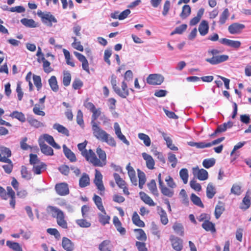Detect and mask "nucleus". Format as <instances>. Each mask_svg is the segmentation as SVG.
I'll return each mask as SVG.
<instances>
[{
	"label": "nucleus",
	"mask_w": 251,
	"mask_h": 251,
	"mask_svg": "<svg viewBox=\"0 0 251 251\" xmlns=\"http://www.w3.org/2000/svg\"><path fill=\"white\" fill-rule=\"evenodd\" d=\"M87 141L85 140L83 142L77 145L78 150L81 151V155L85 159L95 167H102L106 164V154L104 151L100 148H98L96 152L99 156L97 157L95 153L91 150H87L85 148Z\"/></svg>",
	"instance_id": "nucleus-1"
},
{
	"label": "nucleus",
	"mask_w": 251,
	"mask_h": 251,
	"mask_svg": "<svg viewBox=\"0 0 251 251\" xmlns=\"http://www.w3.org/2000/svg\"><path fill=\"white\" fill-rule=\"evenodd\" d=\"M92 126L94 135L98 139L106 143L111 147H115L116 146V142L114 138L100 128L98 125L95 124Z\"/></svg>",
	"instance_id": "nucleus-2"
},
{
	"label": "nucleus",
	"mask_w": 251,
	"mask_h": 251,
	"mask_svg": "<svg viewBox=\"0 0 251 251\" xmlns=\"http://www.w3.org/2000/svg\"><path fill=\"white\" fill-rule=\"evenodd\" d=\"M110 82L114 91L119 97L126 98L129 95V89L125 80L122 82L121 87H119L117 85V76L112 75L111 76Z\"/></svg>",
	"instance_id": "nucleus-3"
},
{
	"label": "nucleus",
	"mask_w": 251,
	"mask_h": 251,
	"mask_svg": "<svg viewBox=\"0 0 251 251\" xmlns=\"http://www.w3.org/2000/svg\"><path fill=\"white\" fill-rule=\"evenodd\" d=\"M47 211L51 214L52 217L56 219L57 223L59 226L64 229L68 228V224L62 211L55 206L49 205L47 207Z\"/></svg>",
	"instance_id": "nucleus-4"
},
{
	"label": "nucleus",
	"mask_w": 251,
	"mask_h": 251,
	"mask_svg": "<svg viewBox=\"0 0 251 251\" xmlns=\"http://www.w3.org/2000/svg\"><path fill=\"white\" fill-rule=\"evenodd\" d=\"M0 197L4 200L10 198L9 204L13 209H15L16 205L15 192L10 186L6 187V191L0 186Z\"/></svg>",
	"instance_id": "nucleus-5"
},
{
	"label": "nucleus",
	"mask_w": 251,
	"mask_h": 251,
	"mask_svg": "<svg viewBox=\"0 0 251 251\" xmlns=\"http://www.w3.org/2000/svg\"><path fill=\"white\" fill-rule=\"evenodd\" d=\"M208 53L213 55L211 58H206L205 61L211 65H216L228 60L229 57L227 55L222 54L216 55L220 53V51L217 49H212L208 50Z\"/></svg>",
	"instance_id": "nucleus-6"
},
{
	"label": "nucleus",
	"mask_w": 251,
	"mask_h": 251,
	"mask_svg": "<svg viewBox=\"0 0 251 251\" xmlns=\"http://www.w3.org/2000/svg\"><path fill=\"white\" fill-rule=\"evenodd\" d=\"M37 15L41 18L42 23L47 26H52V23H56L57 22L56 19L50 12H44L38 10Z\"/></svg>",
	"instance_id": "nucleus-7"
},
{
	"label": "nucleus",
	"mask_w": 251,
	"mask_h": 251,
	"mask_svg": "<svg viewBox=\"0 0 251 251\" xmlns=\"http://www.w3.org/2000/svg\"><path fill=\"white\" fill-rule=\"evenodd\" d=\"M95 176L94 182L97 189L100 191V194L101 196L103 195L105 191V188L102 182V176L101 173L98 170H95Z\"/></svg>",
	"instance_id": "nucleus-8"
},
{
	"label": "nucleus",
	"mask_w": 251,
	"mask_h": 251,
	"mask_svg": "<svg viewBox=\"0 0 251 251\" xmlns=\"http://www.w3.org/2000/svg\"><path fill=\"white\" fill-rule=\"evenodd\" d=\"M169 240L171 242L173 249L176 251H181L183 248V240L174 235H171L169 237Z\"/></svg>",
	"instance_id": "nucleus-9"
},
{
	"label": "nucleus",
	"mask_w": 251,
	"mask_h": 251,
	"mask_svg": "<svg viewBox=\"0 0 251 251\" xmlns=\"http://www.w3.org/2000/svg\"><path fill=\"white\" fill-rule=\"evenodd\" d=\"M164 80V77L160 74H151L147 78V82L153 85H160Z\"/></svg>",
	"instance_id": "nucleus-10"
},
{
	"label": "nucleus",
	"mask_w": 251,
	"mask_h": 251,
	"mask_svg": "<svg viewBox=\"0 0 251 251\" xmlns=\"http://www.w3.org/2000/svg\"><path fill=\"white\" fill-rule=\"evenodd\" d=\"M113 176L116 183L118 187L123 189V192L126 195H129V192L128 191V188L126 187V181L120 176V175L117 173H114L113 174Z\"/></svg>",
	"instance_id": "nucleus-11"
},
{
	"label": "nucleus",
	"mask_w": 251,
	"mask_h": 251,
	"mask_svg": "<svg viewBox=\"0 0 251 251\" xmlns=\"http://www.w3.org/2000/svg\"><path fill=\"white\" fill-rule=\"evenodd\" d=\"M40 137L38 140L39 145L41 152L46 155L52 156L53 155V150L50 146L46 145Z\"/></svg>",
	"instance_id": "nucleus-12"
},
{
	"label": "nucleus",
	"mask_w": 251,
	"mask_h": 251,
	"mask_svg": "<svg viewBox=\"0 0 251 251\" xmlns=\"http://www.w3.org/2000/svg\"><path fill=\"white\" fill-rule=\"evenodd\" d=\"M193 173L200 180H205L208 177L207 171L203 169H200L198 167L193 169Z\"/></svg>",
	"instance_id": "nucleus-13"
},
{
	"label": "nucleus",
	"mask_w": 251,
	"mask_h": 251,
	"mask_svg": "<svg viewBox=\"0 0 251 251\" xmlns=\"http://www.w3.org/2000/svg\"><path fill=\"white\" fill-rule=\"evenodd\" d=\"M220 42L222 44H223L224 45L227 46L231 48H233L235 49H239L241 45V43L239 41L232 40L225 38L221 39L220 40Z\"/></svg>",
	"instance_id": "nucleus-14"
},
{
	"label": "nucleus",
	"mask_w": 251,
	"mask_h": 251,
	"mask_svg": "<svg viewBox=\"0 0 251 251\" xmlns=\"http://www.w3.org/2000/svg\"><path fill=\"white\" fill-rule=\"evenodd\" d=\"M74 53L78 60L82 63V69L86 72L89 73L90 70L89 63L85 56L81 53L76 51H75Z\"/></svg>",
	"instance_id": "nucleus-15"
},
{
	"label": "nucleus",
	"mask_w": 251,
	"mask_h": 251,
	"mask_svg": "<svg viewBox=\"0 0 251 251\" xmlns=\"http://www.w3.org/2000/svg\"><path fill=\"white\" fill-rule=\"evenodd\" d=\"M56 193L60 196H65L69 193L68 184L66 183H60L55 185Z\"/></svg>",
	"instance_id": "nucleus-16"
},
{
	"label": "nucleus",
	"mask_w": 251,
	"mask_h": 251,
	"mask_svg": "<svg viewBox=\"0 0 251 251\" xmlns=\"http://www.w3.org/2000/svg\"><path fill=\"white\" fill-rule=\"evenodd\" d=\"M245 27L244 25L235 23L230 25L228 27V30L230 33L235 34L241 33Z\"/></svg>",
	"instance_id": "nucleus-17"
},
{
	"label": "nucleus",
	"mask_w": 251,
	"mask_h": 251,
	"mask_svg": "<svg viewBox=\"0 0 251 251\" xmlns=\"http://www.w3.org/2000/svg\"><path fill=\"white\" fill-rule=\"evenodd\" d=\"M0 162L6 163V164L2 165V167L6 173L10 174L12 172L13 168L12 161L9 158L0 157Z\"/></svg>",
	"instance_id": "nucleus-18"
},
{
	"label": "nucleus",
	"mask_w": 251,
	"mask_h": 251,
	"mask_svg": "<svg viewBox=\"0 0 251 251\" xmlns=\"http://www.w3.org/2000/svg\"><path fill=\"white\" fill-rule=\"evenodd\" d=\"M126 169L127 170V173L131 180V182L133 185H137V179L136 176V173L133 168L131 166L130 163H129L127 165Z\"/></svg>",
	"instance_id": "nucleus-19"
},
{
	"label": "nucleus",
	"mask_w": 251,
	"mask_h": 251,
	"mask_svg": "<svg viewBox=\"0 0 251 251\" xmlns=\"http://www.w3.org/2000/svg\"><path fill=\"white\" fill-rule=\"evenodd\" d=\"M142 155L143 158L146 161L147 167L150 170L153 169L154 168L155 162L152 157L146 152L142 153Z\"/></svg>",
	"instance_id": "nucleus-20"
},
{
	"label": "nucleus",
	"mask_w": 251,
	"mask_h": 251,
	"mask_svg": "<svg viewBox=\"0 0 251 251\" xmlns=\"http://www.w3.org/2000/svg\"><path fill=\"white\" fill-rule=\"evenodd\" d=\"M101 213H99L98 214L99 221L103 226H105L106 224L109 223L110 220V217L107 214L105 210L104 211H100Z\"/></svg>",
	"instance_id": "nucleus-21"
},
{
	"label": "nucleus",
	"mask_w": 251,
	"mask_h": 251,
	"mask_svg": "<svg viewBox=\"0 0 251 251\" xmlns=\"http://www.w3.org/2000/svg\"><path fill=\"white\" fill-rule=\"evenodd\" d=\"M63 152L65 156L72 162L76 161L75 154L65 145H63Z\"/></svg>",
	"instance_id": "nucleus-22"
},
{
	"label": "nucleus",
	"mask_w": 251,
	"mask_h": 251,
	"mask_svg": "<svg viewBox=\"0 0 251 251\" xmlns=\"http://www.w3.org/2000/svg\"><path fill=\"white\" fill-rule=\"evenodd\" d=\"M42 139L45 140L47 142H48L50 146L56 149H60V147L55 142L53 137L51 135H50L47 134H45L41 136Z\"/></svg>",
	"instance_id": "nucleus-23"
},
{
	"label": "nucleus",
	"mask_w": 251,
	"mask_h": 251,
	"mask_svg": "<svg viewBox=\"0 0 251 251\" xmlns=\"http://www.w3.org/2000/svg\"><path fill=\"white\" fill-rule=\"evenodd\" d=\"M198 29L201 36H205L209 30L208 23L205 20H202L199 25Z\"/></svg>",
	"instance_id": "nucleus-24"
},
{
	"label": "nucleus",
	"mask_w": 251,
	"mask_h": 251,
	"mask_svg": "<svg viewBox=\"0 0 251 251\" xmlns=\"http://www.w3.org/2000/svg\"><path fill=\"white\" fill-rule=\"evenodd\" d=\"M63 248L66 251H73L74 245L72 241L67 237H63L62 241Z\"/></svg>",
	"instance_id": "nucleus-25"
},
{
	"label": "nucleus",
	"mask_w": 251,
	"mask_h": 251,
	"mask_svg": "<svg viewBox=\"0 0 251 251\" xmlns=\"http://www.w3.org/2000/svg\"><path fill=\"white\" fill-rule=\"evenodd\" d=\"M157 208L160 217L161 223L163 225H167L168 223L169 220L166 211L159 206H157Z\"/></svg>",
	"instance_id": "nucleus-26"
},
{
	"label": "nucleus",
	"mask_w": 251,
	"mask_h": 251,
	"mask_svg": "<svg viewBox=\"0 0 251 251\" xmlns=\"http://www.w3.org/2000/svg\"><path fill=\"white\" fill-rule=\"evenodd\" d=\"M202 228L206 231H211L212 233L216 232L215 224L208 220H205L201 225Z\"/></svg>",
	"instance_id": "nucleus-27"
},
{
	"label": "nucleus",
	"mask_w": 251,
	"mask_h": 251,
	"mask_svg": "<svg viewBox=\"0 0 251 251\" xmlns=\"http://www.w3.org/2000/svg\"><path fill=\"white\" fill-rule=\"evenodd\" d=\"M141 200L150 206H154L156 203L153 201L152 199L144 192L140 193Z\"/></svg>",
	"instance_id": "nucleus-28"
},
{
	"label": "nucleus",
	"mask_w": 251,
	"mask_h": 251,
	"mask_svg": "<svg viewBox=\"0 0 251 251\" xmlns=\"http://www.w3.org/2000/svg\"><path fill=\"white\" fill-rule=\"evenodd\" d=\"M133 223L140 227H144L145 226L144 222L141 220L139 216L136 212H134L132 217Z\"/></svg>",
	"instance_id": "nucleus-29"
},
{
	"label": "nucleus",
	"mask_w": 251,
	"mask_h": 251,
	"mask_svg": "<svg viewBox=\"0 0 251 251\" xmlns=\"http://www.w3.org/2000/svg\"><path fill=\"white\" fill-rule=\"evenodd\" d=\"M204 9L202 8H200L197 14V16L193 18H192L190 21V25H197L201 19L202 16L204 13Z\"/></svg>",
	"instance_id": "nucleus-30"
},
{
	"label": "nucleus",
	"mask_w": 251,
	"mask_h": 251,
	"mask_svg": "<svg viewBox=\"0 0 251 251\" xmlns=\"http://www.w3.org/2000/svg\"><path fill=\"white\" fill-rule=\"evenodd\" d=\"M224 210L225 207L224 203L221 201H219L215 208L214 215L216 219H219Z\"/></svg>",
	"instance_id": "nucleus-31"
},
{
	"label": "nucleus",
	"mask_w": 251,
	"mask_h": 251,
	"mask_svg": "<svg viewBox=\"0 0 251 251\" xmlns=\"http://www.w3.org/2000/svg\"><path fill=\"white\" fill-rule=\"evenodd\" d=\"M164 139V140L166 142V144L167 147L173 151H177L178 148L177 147L175 146L173 144L171 138L167 135V134L164 132L161 133Z\"/></svg>",
	"instance_id": "nucleus-32"
},
{
	"label": "nucleus",
	"mask_w": 251,
	"mask_h": 251,
	"mask_svg": "<svg viewBox=\"0 0 251 251\" xmlns=\"http://www.w3.org/2000/svg\"><path fill=\"white\" fill-rule=\"evenodd\" d=\"M172 228L176 234L180 236H183L184 234V227L181 224L176 222L173 226Z\"/></svg>",
	"instance_id": "nucleus-33"
},
{
	"label": "nucleus",
	"mask_w": 251,
	"mask_h": 251,
	"mask_svg": "<svg viewBox=\"0 0 251 251\" xmlns=\"http://www.w3.org/2000/svg\"><path fill=\"white\" fill-rule=\"evenodd\" d=\"M49 83L51 89L54 92H57L59 90L56 77L52 75L49 79Z\"/></svg>",
	"instance_id": "nucleus-34"
},
{
	"label": "nucleus",
	"mask_w": 251,
	"mask_h": 251,
	"mask_svg": "<svg viewBox=\"0 0 251 251\" xmlns=\"http://www.w3.org/2000/svg\"><path fill=\"white\" fill-rule=\"evenodd\" d=\"M47 165L44 162L33 166L32 171L35 175H40L42 173L43 169L45 170Z\"/></svg>",
	"instance_id": "nucleus-35"
},
{
	"label": "nucleus",
	"mask_w": 251,
	"mask_h": 251,
	"mask_svg": "<svg viewBox=\"0 0 251 251\" xmlns=\"http://www.w3.org/2000/svg\"><path fill=\"white\" fill-rule=\"evenodd\" d=\"M92 199L98 209L100 211L103 210L104 211L105 208L103 205L101 198L100 196L95 194Z\"/></svg>",
	"instance_id": "nucleus-36"
},
{
	"label": "nucleus",
	"mask_w": 251,
	"mask_h": 251,
	"mask_svg": "<svg viewBox=\"0 0 251 251\" xmlns=\"http://www.w3.org/2000/svg\"><path fill=\"white\" fill-rule=\"evenodd\" d=\"M232 126L233 123L232 122L229 121L227 123H224L217 126L216 132H218L219 133L224 132L226 131L227 128L231 127Z\"/></svg>",
	"instance_id": "nucleus-37"
},
{
	"label": "nucleus",
	"mask_w": 251,
	"mask_h": 251,
	"mask_svg": "<svg viewBox=\"0 0 251 251\" xmlns=\"http://www.w3.org/2000/svg\"><path fill=\"white\" fill-rule=\"evenodd\" d=\"M216 193V189L212 183H209L206 188V196L208 199L214 197Z\"/></svg>",
	"instance_id": "nucleus-38"
},
{
	"label": "nucleus",
	"mask_w": 251,
	"mask_h": 251,
	"mask_svg": "<svg viewBox=\"0 0 251 251\" xmlns=\"http://www.w3.org/2000/svg\"><path fill=\"white\" fill-rule=\"evenodd\" d=\"M53 127L54 129L57 130L58 132L61 133L67 136H69V130L62 125L56 123L54 124Z\"/></svg>",
	"instance_id": "nucleus-39"
},
{
	"label": "nucleus",
	"mask_w": 251,
	"mask_h": 251,
	"mask_svg": "<svg viewBox=\"0 0 251 251\" xmlns=\"http://www.w3.org/2000/svg\"><path fill=\"white\" fill-rule=\"evenodd\" d=\"M90 184V179L89 176L84 173L82 175L79 179V184L80 187H85Z\"/></svg>",
	"instance_id": "nucleus-40"
},
{
	"label": "nucleus",
	"mask_w": 251,
	"mask_h": 251,
	"mask_svg": "<svg viewBox=\"0 0 251 251\" xmlns=\"http://www.w3.org/2000/svg\"><path fill=\"white\" fill-rule=\"evenodd\" d=\"M134 231L136 233V238L142 241H145L147 240V235L143 229L141 228L135 229Z\"/></svg>",
	"instance_id": "nucleus-41"
},
{
	"label": "nucleus",
	"mask_w": 251,
	"mask_h": 251,
	"mask_svg": "<svg viewBox=\"0 0 251 251\" xmlns=\"http://www.w3.org/2000/svg\"><path fill=\"white\" fill-rule=\"evenodd\" d=\"M10 116L13 118H16L20 122L24 123L25 121V115L21 112L14 111L10 114Z\"/></svg>",
	"instance_id": "nucleus-42"
},
{
	"label": "nucleus",
	"mask_w": 251,
	"mask_h": 251,
	"mask_svg": "<svg viewBox=\"0 0 251 251\" xmlns=\"http://www.w3.org/2000/svg\"><path fill=\"white\" fill-rule=\"evenodd\" d=\"M41 60L43 62V68L44 72L47 74L51 72L53 69L50 67V63L46 60L44 56L42 57Z\"/></svg>",
	"instance_id": "nucleus-43"
},
{
	"label": "nucleus",
	"mask_w": 251,
	"mask_h": 251,
	"mask_svg": "<svg viewBox=\"0 0 251 251\" xmlns=\"http://www.w3.org/2000/svg\"><path fill=\"white\" fill-rule=\"evenodd\" d=\"M92 112V121H91V124L92 126L93 125H98L96 123V120L99 117L101 116V108H99L98 109L95 108Z\"/></svg>",
	"instance_id": "nucleus-44"
},
{
	"label": "nucleus",
	"mask_w": 251,
	"mask_h": 251,
	"mask_svg": "<svg viewBox=\"0 0 251 251\" xmlns=\"http://www.w3.org/2000/svg\"><path fill=\"white\" fill-rule=\"evenodd\" d=\"M11 156V151L10 150L5 147L0 146V157H6L8 158Z\"/></svg>",
	"instance_id": "nucleus-45"
},
{
	"label": "nucleus",
	"mask_w": 251,
	"mask_h": 251,
	"mask_svg": "<svg viewBox=\"0 0 251 251\" xmlns=\"http://www.w3.org/2000/svg\"><path fill=\"white\" fill-rule=\"evenodd\" d=\"M6 245L14 251H23L22 247L18 243L7 241Z\"/></svg>",
	"instance_id": "nucleus-46"
},
{
	"label": "nucleus",
	"mask_w": 251,
	"mask_h": 251,
	"mask_svg": "<svg viewBox=\"0 0 251 251\" xmlns=\"http://www.w3.org/2000/svg\"><path fill=\"white\" fill-rule=\"evenodd\" d=\"M191 9L189 5H184L182 7V11L180 14V16L182 19H185L188 17L191 14Z\"/></svg>",
	"instance_id": "nucleus-47"
},
{
	"label": "nucleus",
	"mask_w": 251,
	"mask_h": 251,
	"mask_svg": "<svg viewBox=\"0 0 251 251\" xmlns=\"http://www.w3.org/2000/svg\"><path fill=\"white\" fill-rule=\"evenodd\" d=\"M72 77L70 73L68 71L63 72V84L67 87L71 83Z\"/></svg>",
	"instance_id": "nucleus-48"
},
{
	"label": "nucleus",
	"mask_w": 251,
	"mask_h": 251,
	"mask_svg": "<svg viewBox=\"0 0 251 251\" xmlns=\"http://www.w3.org/2000/svg\"><path fill=\"white\" fill-rule=\"evenodd\" d=\"M191 201L193 203L201 208L204 207V205L202 203L200 198L197 196L195 194H192L190 197Z\"/></svg>",
	"instance_id": "nucleus-49"
},
{
	"label": "nucleus",
	"mask_w": 251,
	"mask_h": 251,
	"mask_svg": "<svg viewBox=\"0 0 251 251\" xmlns=\"http://www.w3.org/2000/svg\"><path fill=\"white\" fill-rule=\"evenodd\" d=\"M251 205V200L249 196L246 195L241 203L240 208L243 210L248 209Z\"/></svg>",
	"instance_id": "nucleus-50"
},
{
	"label": "nucleus",
	"mask_w": 251,
	"mask_h": 251,
	"mask_svg": "<svg viewBox=\"0 0 251 251\" xmlns=\"http://www.w3.org/2000/svg\"><path fill=\"white\" fill-rule=\"evenodd\" d=\"M159 188L161 190V193L166 196L168 197H172L174 195V191L172 189H170L165 186L162 185V186H159Z\"/></svg>",
	"instance_id": "nucleus-51"
},
{
	"label": "nucleus",
	"mask_w": 251,
	"mask_h": 251,
	"mask_svg": "<svg viewBox=\"0 0 251 251\" xmlns=\"http://www.w3.org/2000/svg\"><path fill=\"white\" fill-rule=\"evenodd\" d=\"M138 137L141 140L143 141L146 146L149 147L151 145V141L148 135L143 133H140L138 134Z\"/></svg>",
	"instance_id": "nucleus-52"
},
{
	"label": "nucleus",
	"mask_w": 251,
	"mask_h": 251,
	"mask_svg": "<svg viewBox=\"0 0 251 251\" xmlns=\"http://www.w3.org/2000/svg\"><path fill=\"white\" fill-rule=\"evenodd\" d=\"M229 16V10L227 8L224 9L219 19V23L221 25H224Z\"/></svg>",
	"instance_id": "nucleus-53"
},
{
	"label": "nucleus",
	"mask_w": 251,
	"mask_h": 251,
	"mask_svg": "<svg viewBox=\"0 0 251 251\" xmlns=\"http://www.w3.org/2000/svg\"><path fill=\"white\" fill-rule=\"evenodd\" d=\"M21 22L24 25L29 27H35L36 24L35 22L32 19H27L26 18L22 19Z\"/></svg>",
	"instance_id": "nucleus-54"
},
{
	"label": "nucleus",
	"mask_w": 251,
	"mask_h": 251,
	"mask_svg": "<svg viewBox=\"0 0 251 251\" xmlns=\"http://www.w3.org/2000/svg\"><path fill=\"white\" fill-rule=\"evenodd\" d=\"M215 164V159L214 158L205 159L202 161L203 166L206 169H209L213 166Z\"/></svg>",
	"instance_id": "nucleus-55"
},
{
	"label": "nucleus",
	"mask_w": 251,
	"mask_h": 251,
	"mask_svg": "<svg viewBox=\"0 0 251 251\" xmlns=\"http://www.w3.org/2000/svg\"><path fill=\"white\" fill-rule=\"evenodd\" d=\"M27 121L30 126L35 128H39L44 126L43 123L33 118L28 119Z\"/></svg>",
	"instance_id": "nucleus-56"
},
{
	"label": "nucleus",
	"mask_w": 251,
	"mask_h": 251,
	"mask_svg": "<svg viewBox=\"0 0 251 251\" xmlns=\"http://www.w3.org/2000/svg\"><path fill=\"white\" fill-rule=\"evenodd\" d=\"M75 223L80 227L83 228H88L91 226V224L84 219H77L75 221Z\"/></svg>",
	"instance_id": "nucleus-57"
},
{
	"label": "nucleus",
	"mask_w": 251,
	"mask_h": 251,
	"mask_svg": "<svg viewBox=\"0 0 251 251\" xmlns=\"http://www.w3.org/2000/svg\"><path fill=\"white\" fill-rule=\"evenodd\" d=\"M179 175L181 178L182 179L184 184H186L188 182V170L186 168H183L180 170L179 172Z\"/></svg>",
	"instance_id": "nucleus-58"
},
{
	"label": "nucleus",
	"mask_w": 251,
	"mask_h": 251,
	"mask_svg": "<svg viewBox=\"0 0 251 251\" xmlns=\"http://www.w3.org/2000/svg\"><path fill=\"white\" fill-rule=\"evenodd\" d=\"M187 27L186 24H182L179 26L176 27L175 29L171 33V35H174L175 34H182L185 30H186Z\"/></svg>",
	"instance_id": "nucleus-59"
},
{
	"label": "nucleus",
	"mask_w": 251,
	"mask_h": 251,
	"mask_svg": "<svg viewBox=\"0 0 251 251\" xmlns=\"http://www.w3.org/2000/svg\"><path fill=\"white\" fill-rule=\"evenodd\" d=\"M33 79L34 85L37 87V90L39 91L42 86L41 77L39 75H33Z\"/></svg>",
	"instance_id": "nucleus-60"
},
{
	"label": "nucleus",
	"mask_w": 251,
	"mask_h": 251,
	"mask_svg": "<svg viewBox=\"0 0 251 251\" xmlns=\"http://www.w3.org/2000/svg\"><path fill=\"white\" fill-rule=\"evenodd\" d=\"M41 162L35 154L31 153L29 154V163L33 166L39 164Z\"/></svg>",
	"instance_id": "nucleus-61"
},
{
	"label": "nucleus",
	"mask_w": 251,
	"mask_h": 251,
	"mask_svg": "<svg viewBox=\"0 0 251 251\" xmlns=\"http://www.w3.org/2000/svg\"><path fill=\"white\" fill-rule=\"evenodd\" d=\"M138 177H139V187L141 189H142L146 181V178L145 174L143 172H139L138 173Z\"/></svg>",
	"instance_id": "nucleus-62"
},
{
	"label": "nucleus",
	"mask_w": 251,
	"mask_h": 251,
	"mask_svg": "<svg viewBox=\"0 0 251 251\" xmlns=\"http://www.w3.org/2000/svg\"><path fill=\"white\" fill-rule=\"evenodd\" d=\"M168 161L171 163V166L173 168H175L176 166L177 160L175 154L172 153L169 154Z\"/></svg>",
	"instance_id": "nucleus-63"
},
{
	"label": "nucleus",
	"mask_w": 251,
	"mask_h": 251,
	"mask_svg": "<svg viewBox=\"0 0 251 251\" xmlns=\"http://www.w3.org/2000/svg\"><path fill=\"white\" fill-rule=\"evenodd\" d=\"M110 241L109 240H104L102 241L99 246V249L100 251H111L108 248V245L109 244Z\"/></svg>",
	"instance_id": "nucleus-64"
}]
</instances>
